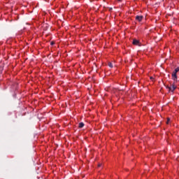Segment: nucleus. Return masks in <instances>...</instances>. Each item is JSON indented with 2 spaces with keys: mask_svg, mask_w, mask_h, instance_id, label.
<instances>
[{
  "mask_svg": "<svg viewBox=\"0 0 179 179\" xmlns=\"http://www.w3.org/2000/svg\"><path fill=\"white\" fill-rule=\"evenodd\" d=\"M179 72V68H176L172 73V79L174 82H177V73Z\"/></svg>",
  "mask_w": 179,
  "mask_h": 179,
  "instance_id": "obj_1",
  "label": "nucleus"
},
{
  "mask_svg": "<svg viewBox=\"0 0 179 179\" xmlns=\"http://www.w3.org/2000/svg\"><path fill=\"white\" fill-rule=\"evenodd\" d=\"M177 82L174 81V83L171 85L170 87H166L167 89H169V92H171V93H173V92H174V90L176 89H177V85H176Z\"/></svg>",
  "mask_w": 179,
  "mask_h": 179,
  "instance_id": "obj_2",
  "label": "nucleus"
},
{
  "mask_svg": "<svg viewBox=\"0 0 179 179\" xmlns=\"http://www.w3.org/2000/svg\"><path fill=\"white\" fill-rule=\"evenodd\" d=\"M143 19V16L142 15H136V20L138 22H142V20Z\"/></svg>",
  "mask_w": 179,
  "mask_h": 179,
  "instance_id": "obj_3",
  "label": "nucleus"
},
{
  "mask_svg": "<svg viewBox=\"0 0 179 179\" xmlns=\"http://www.w3.org/2000/svg\"><path fill=\"white\" fill-rule=\"evenodd\" d=\"M133 44H134V45H139V41H138V40H136V39H134V40L133 41Z\"/></svg>",
  "mask_w": 179,
  "mask_h": 179,
  "instance_id": "obj_4",
  "label": "nucleus"
},
{
  "mask_svg": "<svg viewBox=\"0 0 179 179\" xmlns=\"http://www.w3.org/2000/svg\"><path fill=\"white\" fill-rule=\"evenodd\" d=\"M79 128H83L85 127V124L83 122L79 123Z\"/></svg>",
  "mask_w": 179,
  "mask_h": 179,
  "instance_id": "obj_5",
  "label": "nucleus"
},
{
  "mask_svg": "<svg viewBox=\"0 0 179 179\" xmlns=\"http://www.w3.org/2000/svg\"><path fill=\"white\" fill-rule=\"evenodd\" d=\"M108 66H110V68H113V64L111 62H109Z\"/></svg>",
  "mask_w": 179,
  "mask_h": 179,
  "instance_id": "obj_6",
  "label": "nucleus"
},
{
  "mask_svg": "<svg viewBox=\"0 0 179 179\" xmlns=\"http://www.w3.org/2000/svg\"><path fill=\"white\" fill-rule=\"evenodd\" d=\"M169 122H170V118H168V119H167L166 124H169Z\"/></svg>",
  "mask_w": 179,
  "mask_h": 179,
  "instance_id": "obj_7",
  "label": "nucleus"
},
{
  "mask_svg": "<svg viewBox=\"0 0 179 179\" xmlns=\"http://www.w3.org/2000/svg\"><path fill=\"white\" fill-rule=\"evenodd\" d=\"M51 45H54V42H51Z\"/></svg>",
  "mask_w": 179,
  "mask_h": 179,
  "instance_id": "obj_8",
  "label": "nucleus"
},
{
  "mask_svg": "<svg viewBox=\"0 0 179 179\" xmlns=\"http://www.w3.org/2000/svg\"><path fill=\"white\" fill-rule=\"evenodd\" d=\"M101 164H99V165H98V167H101Z\"/></svg>",
  "mask_w": 179,
  "mask_h": 179,
  "instance_id": "obj_9",
  "label": "nucleus"
},
{
  "mask_svg": "<svg viewBox=\"0 0 179 179\" xmlns=\"http://www.w3.org/2000/svg\"><path fill=\"white\" fill-rule=\"evenodd\" d=\"M150 79H153V77H150Z\"/></svg>",
  "mask_w": 179,
  "mask_h": 179,
  "instance_id": "obj_10",
  "label": "nucleus"
},
{
  "mask_svg": "<svg viewBox=\"0 0 179 179\" xmlns=\"http://www.w3.org/2000/svg\"><path fill=\"white\" fill-rule=\"evenodd\" d=\"M118 1H121V0H118Z\"/></svg>",
  "mask_w": 179,
  "mask_h": 179,
  "instance_id": "obj_11",
  "label": "nucleus"
}]
</instances>
